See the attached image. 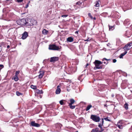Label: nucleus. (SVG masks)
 Returning <instances> with one entry per match:
<instances>
[{
    "mask_svg": "<svg viewBox=\"0 0 132 132\" xmlns=\"http://www.w3.org/2000/svg\"><path fill=\"white\" fill-rule=\"evenodd\" d=\"M95 64V67H94V69L95 70H96L97 69H101L102 68V66L100 65L102 64L103 62L98 60H95L94 62Z\"/></svg>",
    "mask_w": 132,
    "mask_h": 132,
    "instance_id": "obj_1",
    "label": "nucleus"
},
{
    "mask_svg": "<svg viewBox=\"0 0 132 132\" xmlns=\"http://www.w3.org/2000/svg\"><path fill=\"white\" fill-rule=\"evenodd\" d=\"M16 22L18 24L21 26L26 25L28 23L26 19H24L19 20Z\"/></svg>",
    "mask_w": 132,
    "mask_h": 132,
    "instance_id": "obj_2",
    "label": "nucleus"
},
{
    "mask_svg": "<svg viewBox=\"0 0 132 132\" xmlns=\"http://www.w3.org/2000/svg\"><path fill=\"white\" fill-rule=\"evenodd\" d=\"M61 47V46L59 47L55 45L52 44L49 46V49L50 50H59Z\"/></svg>",
    "mask_w": 132,
    "mask_h": 132,
    "instance_id": "obj_3",
    "label": "nucleus"
},
{
    "mask_svg": "<svg viewBox=\"0 0 132 132\" xmlns=\"http://www.w3.org/2000/svg\"><path fill=\"white\" fill-rule=\"evenodd\" d=\"M90 118L93 121L96 122H98L100 120V118L99 117L93 115H91Z\"/></svg>",
    "mask_w": 132,
    "mask_h": 132,
    "instance_id": "obj_4",
    "label": "nucleus"
},
{
    "mask_svg": "<svg viewBox=\"0 0 132 132\" xmlns=\"http://www.w3.org/2000/svg\"><path fill=\"white\" fill-rule=\"evenodd\" d=\"M132 43H128L127 45H126L125 46L123 47L124 51H127V50H129L131 48L130 47L132 45Z\"/></svg>",
    "mask_w": 132,
    "mask_h": 132,
    "instance_id": "obj_5",
    "label": "nucleus"
},
{
    "mask_svg": "<svg viewBox=\"0 0 132 132\" xmlns=\"http://www.w3.org/2000/svg\"><path fill=\"white\" fill-rule=\"evenodd\" d=\"M31 125L32 126L36 127H38L40 126V124L35 123V121H31Z\"/></svg>",
    "mask_w": 132,
    "mask_h": 132,
    "instance_id": "obj_6",
    "label": "nucleus"
},
{
    "mask_svg": "<svg viewBox=\"0 0 132 132\" xmlns=\"http://www.w3.org/2000/svg\"><path fill=\"white\" fill-rule=\"evenodd\" d=\"M28 36V35L27 32L25 31L22 34L21 38L23 39H24L27 38Z\"/></svg>",
    "mask_w": 132,
    "mask_h": 132,
    "instance_id": "obj_7",
    "label": "nucleus"
},
{
    "mask_svg": "<svg viewBox=\"0 0 132 132\" xmlns=\"http://www.w3.org/2000/svg\"><path fill=\"white\" fill-rule=\"evenodd\" d=\"M59 58L58 57H54L50 58V61L51 62H54L55 61L58 60Z\"/></svg>",
    "mask_w": 132,
    "mask_h": 132,
    "instance_id": "obj_8",
    "label": "nucleus"
},
{
    "mask_svg": "<svg viewBox=\"0 0 132 132\" xmlns=\"http://www.w3.org/2000/svg\"><path fill=\"white\" fill-rule=\"evenodd\" d=\"M61 90L60 87L58 86L57 87V89L56 90L55 93L56 94H59L61 92Z\"/></svg>",
    "mask_w": 132,
    "mask_h": 132,
    "instance_id": "obj_9",
    "label": "nucleus"
},
{
    "mask_svg": "<svg viewBox=\"0 0 132 132\" xmlns=\"http://www.w3.org/2000/svg\"><path fill=\"white\" fill-rule=\"evenodd\" d=\"M39 72L40 74L38 75V77L39 78H41L43 76L44 73V71H40Z\"/></svg>",
    "mask_w": 132,
    "mask_h": 132,
    "instance_id": "obj_10",
    "label": "nucleus"
},
{
    "mask_svg": "<svg viewBox=\"0 0 132 132\" xmlns=\"http://www.w3.org/2000/svg\"><path fill=\"white\" fill-rule=\"evenodd\" d=\"M67 40L68 42H72L73 40V39L71 37H69L67 38Z\"/></svg>",
    "mask_w": 132,
    "mask_h": 132,
    "instance_id": "obj_11",
    "label": "nucleus"
},
{
    "mask_svg": "<svg viewBox=\"0 0 132 132\" xmlns=\"http://www.w3.org/2000/svg\"><path fill=\"white\" fill-rule=\"evenodd\" d=\"M125 52L121 53L119 56V58L120 59L122 58L127 53V52L126 51H124Z\"/></svg>",
    "mask_w": 132,
    "mask_h": 132,
    "instance_id": "obj_12",
    "label": "nucleus"
},
{
    "mask_svg": "<svg viewBox=\"0 0 132 132\" xmlns=\"http://www.w3.org/2000/svg\"><path fill=\"white\" fill-rule=\"evenodd\" d=\"M91 132H99V128H96L95 129H93Z\"/></svg>",
    "mask_w": 132,
    "mask_h": 132,
    "instance_id": "obj_13",
    "label": "nucleus"
},
{
    "mask_svg": "<svg viewBox=\"0 0 132 132\" xmlns=\"http://www.w3.org/2000/svg\"><path fill=\"white\" fill-rule=\"evenodd\" d=\"M35 92L37 94H43V92L42 90H40L38 89H36V90Z\"/></svg>",
    "mask_w": 132,
    "mask_h": 132,
    "instance_id": "obj_14",
    "label": "nucleus"
},
{
    "mask_svg": "<svg viewBox=\"0 0 132 132\" xmlns=\"http://www.w3.org/2000/svg\"><path fill=\"white\" fill-rule=\"evenodd\" d=\"M42 32L43 34L45 35L47 34L48 32V31L46 29H44L43 30Z\"/></svg>",
    "mask_w": 132,
    "mask_h": 132,
    "instance_id": "obj_15",
    "label": "nucleus"
},
{
    "mask_svg": "<svg viewBox=\"0 0 132 132\" xmlns=\"http://www.w3.org/2000/svg\"><path fill=\"white\" fill-rule=\"evenodd\" d=\"M70 103H69V105H72L75 102V101L73 99H71L70 100Z\"/></svg>",
    "mask_w": 132,
    "mask_h": 132,
    "instance_id": "obj_16",
    "label": "nucleus"
},
{
    "mask_svg": "<svg viewBox=\"0 0 132 132\" xmlns=\"http://www.w3.org/2000/svg\"><path fill=\"white\" fill-rule=\"evenodd\" d=\"M108 26L109 28V30H112L114 29V26H110L109 25Z\"/></svg>",
    "mask_w": 132,
    "mask_h": 132,
    "instance_id": "obj_17",
    "label": "nucleus"
},
{
    "mask_svg": "<svg viewBox=\"0 0 132 132\" xmlns=\"http://www.w3.org/2000/svg\"><path fill=\"white\" fill-rule=\"evenodd\" d=\"M95 5H94V6L96 7H99L100 6V4L99 3V1H97L95 3Z\"/></svg>",
    "mask_w": 132,
    "mask_h": 132,
    "instance_id": "obj_18",
    "label": "nucleus"
},
{
    "mask_svg": "<svg viewBox=\"0 0 132 132\" xmlns=\"http://www.w3.org/2000/svg\"><path fill=\"white\" fill-rule=\"evenodd\" d=\"M12 79H14L15 81H17L19 79L18 76H14V77L12 78Z\"/></svg>",
    "mask_w": 132,
    "mask_h": 132,
    "instance_id": "obj_19",
    "label": "nucleus"
},
{
    "mask_svg": "<svg viewBox=\"0 0 132 132\" xmlns=\"http://www.w3.org/2000/svg\"><path fill=\"white\" fill-rule=\"evenodd\" d=\"M117 126L120 129H121L123 128L122 125L119 124V123H117Z\"/></svg>",
    "mask_w": 132,
    "mask_h": 132,
    "instance_id": "obj_20",
    "label": "nucleus"
},
{
    "mask_svg": "<svg viewBox=\"0 0 132 132\" xmlns=\"http://www.w3.org/2000/svg\"><path fill=\"white\" fill-rule=\"evenodd\" d=\"M102 124L101 123L100 124V123H99V125H98V127H99L100 128H101V127H102V126L103 125L104 121L103 120V119H102Z\"/></svg>",
    "mask_w": 132,
    "mask_h": 132,
    "instance_id": "obj_21",
    "label": "nucleus"
},
{
    "mask_svg": "<svg viewBox=\"0 0 132 132\" xmlns=\"http://www.w3.org/2000/svg\"><path fill=\"white\" fill-rule=\"evenodd\" d=\"M129 33V31H127L126 32L125 35H126L128 37H129L131 36V34H129V35H128V34Z\"/></svg>",
    "mask_w": 132,
    "mask_h": 132,
    "instance_id": "obj_22",
    "label": "nucleus"
},
{
    "mask_svg": "<svg viewBox=\"0 0 132 132\" xmlns=\"http://www.w3.org/2000/svg\"><path fill=\"white\" fill-rule=\"evenodd\" d=\"M92 107V105H90L88 106L86 108V111L88 110L91 107Z\"/></svg>",
    "mask_w": 132,
    "mask_h": 132,
    "instance_id": "obj_23",
    "label": "nucleus"
},
{
    "mask_svg": "<svg viewBox=\"0 0 132 132\" xmlns=\"http://www.w3.org/2000/svg\"><path fill=\"white\" fill-rule=\"evenodd\" d=\"M31 88L34 89H37V87L36 86H34L32 85H31Z\"/></svg>",
    "mask_w": 132,
    "mask_h": 132,
    "instance_id": "obj_24",
    "label": "nucleus"
},
{
    "mask_svg": "<svg viewBox=\"0 0 132 132\" xmlns=\"http://www.w3.org/2000/svg\"><path fill=\"white\" fill-rule=\"evenodd\" d=\"M16 94L18 96H19L21 95H22L23 94L19 92L18 91H17L16 92Z\"/></svg>",
    "mask_w": 132,
    "mask_h": 132,
    "instance_id": "obj_25",
    "label": "nucleus"
},
{
    "mask_svg": "<svg viewBox=\"0 0 132 132\" xmlns=\"http://www.w3.org/2000/svg\"><path fill=\"white\" fill-rule=\"evenodd\" d=\"M128 104L126 103H125L124 105L125 108L126 110L128 109Z\"/></svg>",
    "mask_w": 132,
    "mask_h": 132,
    "instance_id": "obj_26",
    "label": "nucleus"
},
{
    "mask_svg": "<svg viewBox=\"0 0 132 132\" xmlns=\"http://www.w3.org/2000/svg\"><path fill=\"white\" fill-rule=\"evenodd\" d=\"M69 106H70V108L71 109H74L75 108V106L72 105H69Z\"/></svg>",
    "mask_w": 132,
    "mask_h": 132,
    "instance_id": "obj_27",
    "label": "nucleus"
},
{
    "mask_svg": "<svg viewBox=\"0 0 132 132\" xmlns=\"http://www.w3.org/2000/svg\"><path fill=\"white\" fill-rule=\"evenodd\" d=\"M59 102L60 104L61 105H63L64 104L63 100L60 101Z\"/></svg>",
    "mask_w": 132,
    "mask_h": 132,
    "instance_id": "obj_28",
    "label": "nucleus"
},
{
    "mask_svg": "<svg viewBox=\"0 0 132 132\" xmlns=\"http://www.w3.org/2000/svg\"><path fill=\"white\" fill-rule=\"evenodd\" d=\"M20 72V71H16L15 76H18V75L19 74V73Z\"/></svg>",
    "mask_w": 132,
    "mask_h": 132,
    "instance_id": "obj_29",
    "label": "nucleus"
},
{
    "mask_svg": "<svg viewBox=\"0 0 132 132\" xmlns=\"http://www.w3.org/2000/svg\"><path fill=\"white\" fill-rule=\"evenodd\" d=\"M103 120L104 119L106 121H110L111 120H110L108 118V117H107L106 118H105L104 119H103Z\"/></svg>",
    "mask_w": 132,
    "mask_h": 132,
    "instance_id": "obj_30",
    "label": "nucleus"
},
{
    "mask_svg": "<svg viewBox=\"0 0 132 132\" xmlns=\"http://www.w3.org/2000/svg\"><path fill=\"white\" fill-rule=\"evenodd\" d=\"M88 15L89 17L91 19H93V17L91 15V13H89L88 14Z\"/></svg>",
    "mask_w": 132,
    "mask_h": 132,
    "instance_id": "obj_31",
    "label": "nucleus"
},
{
    "mask_svg": "<svg viewBox=\"0 0 132 132\" xmlns=\"http://www.w3.org/2000/svg\"><path fill=\"white\" fill-rule=\"evenodd\" d=\"M82 3L80 1H78L77 2L76 4L77 5H80Z\"/></svg>",
    "mask_w": 132,
    "mask_h": 132,
    "instance_id": "obj_32",
    "label": "nucleus"
},
{
    "mask_svg": "<svg viewBox=\"0 0 132 132\" xmlns=\"http://www.w3.org/2000/svg\"><path fill=\"white\" fill-rule=\"evenodd\" d=\"M123 75L125 76H127V73L125 72H123L122 73Z\"/></svg>",
    "mask_w": 132,
    "mask_h": 132,
    "instance_id": "obj_33",
    "label": "nucleus"
},
{
    "mask_svg": "<svg viewBox=\"0 0 132 132\" xmlns=\"http://www.w3.org/2000/svg\"><path fill=\"white\" fill-rule=\"evenodd\" d=\"M100 128H101V130H99V132H102L104 130V129H103L102 127Z\"/></svg>",
    "mask_w": 132,
    "mask_h": 132,
    "instance_id": "obj_34",
    "label": "nucleus"
},
{
    "mask_svg": "<svg viewBox=\"0 0 132 132\" xmlns=\"http://www.w3.org/2000/svg\"><path fill=\"white\" fill-rule=\"evenodd\" d=\"M16 1L18 2H21L23 1V0H16Z\"/></svg>",
    "mask_w": 132,
    "mask_h": 132,
    "instance_id": "obj_35",
    "label": "nucleus"
},
{
    "mask_svg": "<svg viewBox=\"0 0 132 132\" xmlns=\"http://www.w3.org/2000/svg\"><path fill=\"white\" fill-rule=\"evenodd\" d=\"M104 60H106V61H109L110 60V59H106L105 58H104L103 59V61H104Z\"/></svg>",
    "mask_w": 132,
    "mask_h": 132,
    "instance_id": "obj_36",
    "label": "nucleus"
},
{
    "mask_svg": "<svg viewBox=\"0 0 132 132\" xmlns=\"http://www.w3.org/2000/svg\"><path fill=\"white\" fill-rule=\"evenodd\" d=\"M122 121H119L118 123H119V124H122Z\"/></svg>",
    "mask_w": 132,
    "mask_h": 132,
    "instance_id": "obj_37",
    "label": "nucleus"
},
{
    "mask_svg": "<svg viewBox=\"0 0 132 132\" xmlns=\"http://www.w3.org/2000/svg\"><path fill=\"white\" fill-rule=\"evenodd\" d=\"M68 16V15H62V17H67Z\"/></svg>",
    "mask_w": 132,
    "mask_h": 132,
    "instance_id": "obj_38",
    "label": "nucleus"
},
{
    "mask_svg": "<svg viewBox=\"0 0 132 132\" xmlns=\"http://www.w3.org/2000/svg\"><path fill=\"white\" fill-rule=\"evenodd\" d=\"M117 60L116 59H114L113 60V63H115L116 62Z\"/></svg>",
    "mask_w": 132,
    "mask_h": 132,
    "instance_id": "obj_39",
    "label": "nucleus"
},
{
    "mask_svg": "<svg viewBox=\"0 0 132 132\" xmlns=\"http://www.w3.org/2000/svg\"><path fill=\"white\" fill-rule=\"evenodd\" d=\"M28 6H29V5H28V4L26 5V6L25 7V8H27L28 7Z\"/></svg>",
    "mask_w": 132,
    "mask_h": 132,
    "instance_id": "obj_40",
    "label": "nucleus"
},
{
    "mask_svg": "<svg viewBox=\"0 0 132 132\" xmlns=\"http://www.w3.org/2000/svg\"><path fill=\"white\" fill-rule=\"evenodd\" d=\"M70 90V89H69L68 88V87H67V90L69 92V91Z\"/></svg>",
    "mask_w": 132,
    "mask_h": 132,
    "instance_id": "obj_41",
    "label": "nucleus"
},
{
    "mask_svg": "<svg viewBox=\"0 0 132 132\" xmlns=\"http://www.w3.org/2000/svg\"><path fill=\"white\" fill-rule=\"evenodd\" d=\"M111 96L112 97H113L114 96V95L113 94H112L111 95Z\"/></svg>",
    "mask_w": 132,
    "mask_h": 132,
    "instance_id": "obj_42",
    "label": "nucleus"
},
{
    "mask_svg": "<svg viewBox=\"0 0 132 132\" xmlns=\"http://www.w3.org/2000/svg\"><path fill=\"white\" fill-rule=\"evenodd\" d=\"M9 47H10V46L9 45H7V48H9Z\"/></svg>",
    "mask_w": 132,
    "mask_h": 132,
    "instance_id": "obj_43",
    "label": "nucleus"
},
{
    "mask_svg": "<svg viewBox=\"0 0 132 132\" xmlns=\"http://www.w3.org/2000/svg\"><path fill=\"white\" fill-rule=\"evenodd\" d=\"M88 65L89 64L88 63H87L86 65V67H87Z\"/></svg>",
    "mask_w": 132,
    "mask_h": 132,
    "instance_id": "obj_44",
    "label": "nucleus"
},
{
    "mask_svg": "<svg viewBox=\"0 0 132 132\" xmlns=\"http://www.w3.org/2000/svg\"><path fill=\"white\" fill-rule=\"evenodd\" d=\"M93 19L94 20H95L96 19V18L95 17H94L93 18Z\"/></svg>",
    "mask_w": 132,
    "mask_h": 132,
    "instance_id": "obj_45",
    "label": "nucleus"
},
{
    "mask_svg": "<svg viewBox=\"0 0 132 132\" xmlns=\"http://www.w3.org/2000/svg\"><path fill=\"white\" fill-rule=\"evenodd\" d=\"M104 64H107V63L106 62H104Z\"/></svg>",
    "mask_w": 132,
    "mask_h": 132,
    "instance_id": "obj_46",
    "label": "nucleus"
},
{
    "mask_svg": "<svg viewBox=\"0 0 132 132\" xmlns=\"http://www.w3.org/2000/svg\"><path fill=\"white\" fill-rule=\"evenodd\" d=\"M85 41H89L88 40V39H87L86 40H85Z\"/></svg>",
    "mask_w": 132,
    "mask_h": 132,
    "instance_id": "obj_47",
    "label": "nucleus"
},
{
    "mask_svg": "<svg viewBox=\"0 0 132 132\" xmlns=\"http://www.w3.org/2000/svg\"><path fill=\"white\" fill-rule=\"evenodd\" d=\"M109 44H107V46H109Z\"/></svg>",
    "mask_w": 132,
    "mask_h": 132,
    "instance_id": "obj_48",
    "label": "nucleus"
},
{
    "mask_svg": "<svg viewBox=\"0 0 132 132\" xmlns=\"http://www.w3.org/2000/svg\"><path fill=\"white\" fill-rule=\"evenodd\" d=\"M106 106V104H105V105H104V106Z\"/></svg>",
    "mask_w": 132,
    "mask_h": 132,
    "instance_id": "obj_49",
    "label": "nucleus"
},
{
    "mask_svg": "<svg viewBox=\"0 0 132 132\" xmlns=\"http://www.w3.org/2000/svg\"><path fill=\"white\" fill-rule=\"evenodd\" d=\"M78 32H77V31H76V33H78Z\"/></svg>",
    "mask_w": 132,
    "mask_h": 132,
    "instance_id": "obj_50",
    "label": "nucleus"
},
{
    "mask_svg": "<svg viewBox=\"0 0 132 132\" xmlns=\"http://www.w3.org/2000/svg\"><path fill=\"white\" fill-rule=\"evenodd\" d=\"M46 60H44V61L43 62H44V61Z\"/></svg>",
    "mask_w": 132,
    "mask_h": 132,
    "instance_id": "obj_51",
    "label": "nucleus"
},
{
    "mask_svg": "<svg viewBox=\"0 0 132 132\" xmlns=\"http://www.w3.org/2000/svg\"><path fill=\"white\" fill-rule=\"evenodd\" d=\"M76 132H78V131H76Z\"/></svg>",
    "mask_w": 132,
    "mask_h": 132,
    "instance_id": "obj_52",
    "label": "nucleus"
},
{
    "mask_svg": "<svg viewBox=\"0 0 132 132\" xmlns=\"http://www.w3.org/2000/svg\"><path fill=\"white\" fill-rule=\"evenodd\" d=\"M126 22V21L125 20V22Z\"/></svg>",
    "mask_w": 132,
    "mask_h": 132,
    "instance_id": "obj_53",
    "label": "nucleus"
},
{
    "mask_svg": "<svg viewBox=\"0 0 132 132\" xmlns=\"http://www.w3.org/2000/svg\"><path fill=\"white\" fill-rule=\"evenodd\" d=\"M59 125H61V124H59Z\"/></svg>",
    "mask_w": 132,
    "mask_h": 132,
    "instance_id": "obj_54",
    "label": "nucleus"
}]
</instances>
